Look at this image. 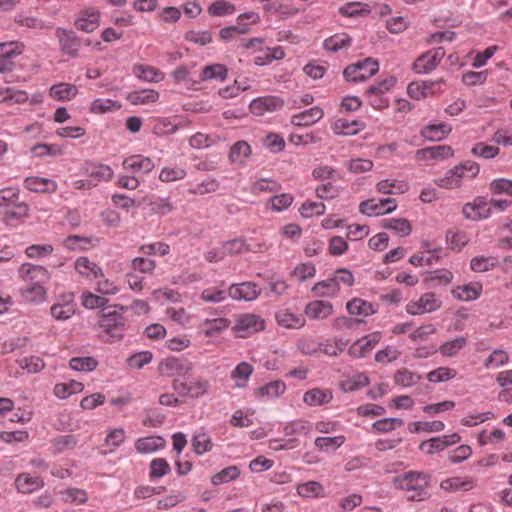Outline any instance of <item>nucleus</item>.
Returning <instances> with one entry per match:
<instances>
[{"mask_svg": "<svg viewBox=\"0 0 512 512\" xmlns=\"http://www.w3.org/2000/svg\"><path fill=\"white\" fill-rule=\"evenodd\" d=\"M124 308L109 306L99 312V320L96 328L99 330V337L104 342L120 341L126 330V318L123 315Z\"/></svg>", "mask_w": 512, "mask_h": 512, "instance_id": "f257e3e1", "label": "nucleus"}, {"mask_svg": "<svg viewBox=\"0 0 512 512\" xmlns=\"http://www.w3.org/2000/svg\"><path fill=\"white\" fill-rule=\"evenodd\" d=\"M399 487L406 491L409 501H422L428 497L427 487L430 475L424 472H407L401 479L396 480Z\"/></svg>", "mask_w": 512, "mask_h": 512, "instance_id": "f03ea898", "label": "nucleus"}, {"mask_svg": "<svg viewBox=\"0 0 512 512\" xmlns=\"http://www.w3.org/2000/svg\"><path fill=\"white\" fill-rule=\"evenodd\" d=\"M480 171L479 165L476 162L465 161L460 165L448 170L444 177L439 178L435 183L445 189L458 188L461 185V180L464 176L476 177Z\"/></svg>", "mask_w": 512, "mask_h": 512, "instance_id": "7ed1b4c3", "label": "nucleus"}, {"mask_svg": "<svg viewBox=\"0 0 512 512\" xmlns=\"http://www.w3.org/2000/svg\"><path fill=\"white\" fill-rule=\"evenodd\" d=\"M378 70V61L368 57L348 65L343 71V76L349 82H362L374 76Z\"/></svg>", "mask_w": 512, "mask_h": 512, "instance_id": "20e7f679", "label": "nucleus"}, {"mask_svg": "<svg viewBox=\"0 0 512 512\" xmlns=\"http://www.w3.org/2000/svg\"><path fill=\"white\" fill-rule=\"evenodd\" d=\"M210 387L207 379L198 378L193 381L187 379L182 380L175 378L172 382V388L182 397H189L192 399L204 396Z\"/></svg>", "mask_w": 512, "mask_h": 512, "instance_id": "39448f33", "label": "nucleus"}, {"mask_svg": "<svg viewBox=\"0 0 512 512\" xmlns=\"http://www.w3.org/2000/svg\"><path fill=\"white\" fill-rule=\"evenodd\" d=\"M446 51L443 47L431 49L420 55L412 65L414 72L427 74L433 71L444 58Z\"/></svg>", "mask_w": 512, "mask_h": 512, "instance_id": "423d86ee", "label": "nucleus"}, {"mask_svg": "<svg viewBox=\"0 0 512 512\" xmlns=\"http://www.w3.org/2000/svg\"><path fill=\"white\" fill-rule=\"evenodd\" d=\"M193 365L188 360L168 357L159 363L158 371L165 377L187 376L192 371Z\"/></svg>", "mask_w": 512, "mask_h": 512, "instance_id": "0eeeda50", "label": "nucleus"}, {"mask_svg": "<svg viewBox=\"0 0 512 512\" xmlns=\"http://www.w3.org/2000/svg\"><path fill=\"white\" fill-rule=\"evenodd\" d=\"M264 329V321L255 314H241L237 317L234 332L238 337L245 338Z\"/></svg>", "mask_w": 512, "mask_h": 512, "instance_id": "6e6552de", "label": "nucleus"}, {"mask_svg": "<svg viewBox=\"0 0 512 512\" xmlns=\"http://www.w3.org/2000/svg\"><path fill=\"white\" fill-rule=\"evenodd\" d=\"M397 207L396 200L393 198H385L376 201L374 199L365 200L360 203L359 209L362 214L372 215H383L391 213Z\"/></svg>", "mask_w": 512, "mask_h": 512, "instance_id": "1a4fd4ad", "label": "nucleus"}, {"mask_svg": "<svg viewBox=\"0 0 512 512\" xmlns=\"http://www.w3.org/2000/svg\"><path fill=\"white\" fill-rule=\"evenodd\" d=\"M56 36L63 54L71 57L78 55L81 48V41L73 30L57 28Z\"/></svg>", "mask_w": 512, "mask_h": 512, "instance_id": "9d476101", "label": "nucleus"}, {"mask_svg": "<svg viewBox=\"0 0 512 512\" xmlns=\"http://www.w3.org/2000/svg\"><path fill=\"white\" fill-rule=\"evenodd\" d=\"M467 219L478 220L488 218L491 212L490 202L485 197H476L472 203H467L462 209Z\"/></svg>", "mask_w": 512, "mask_h": 512, "instance_id": "9b49d317", "label": "nucleus"}, {"mask_svg": "<svg viewBox=\"0 0 512 512\" xmlns=\"http://www.w3.org/2000/svg\"><path fill=\"white\" fill-rule=\"evenodd\" d=\"M261 290L253 282L232 284L228 289V295L234 300L253 301L259 297Z\"/></svg>", "mask_w": 512, "mask_h": 512, "instance_id": "f8f14e48", "label": "nucleus"}, {"mask_svg": "<svg viewBox=\"0 0 512 512\" xmlns=\"http://www.w3.org/2000/svg\"><path fill=\"white\" fill-rule=\"evenodd\" d=\"M380 338L381 334L375 332L355 341L348 349L349 355L354 358L365 357L378 344Z\"/></svg>", "mask_w": 512, "mask_h": 512, "instance_id": "ddd939ff", "label": "nucleus"}, {"mask_svg": "<svg viewBox=\"0 0 512 512\" xmlns=\"http://www.w3.org/2000/svg\"><path fill=\"white\" fill-rule=\"evenodd\" d=\"M19 275L25 282H28V284L46 282L50 277L46 268L30 263H24L20 266Z\"/></svg>", "mask_w": 512, "mask_h": 512, "instance_id": "4468645a", "label": "nucleus"}, {"mask_svg": "<svg viewBox=\"0 0 512 512\" xmlns=\"http://www.w3.org/2000/svg\"><path fill=\"white\" fill-rule=\"evenodd\" d=\"M304 312L311 319L323 320L332 315L333 305L328 301L314 300L306 305Z\"/></svg>", "mask_w": 512, "mask_h": 512, "instance_id": "2eb2a0df", "label": "nucleus"}, {"mask_svg": "<svg viewBox=\"0 0 512 512\" xmlns=\"http://www.w3.org/2000/svg\"><path fill=\"white\" fill-rule=\"evenodd\" d=\"M123 168L134 173H149L154 168V162L142 155H132L124 159Z\"/></svg>", "mask_w": 512, "mask_h": 512, "instance_id": "dca6fc26", "label": "nucleus"}, {"mask_svg": "<svg viewBox=\"0 0 512 512\" xmlns=\"http://www.w3.org/2000/svg\"><path fill=\"white\" fill-rule=\"evenodd\" d=\"M454 151L451 146L448 145H436L419 149L416 153L417 159H433L442 160L452 157Z\"/></svg>", "mask_w": 512, "mask_h": 512, "instance_id": "f3484780", "label": "nucleus"}, {"mask_svg": "<svg viewBox=\"0 0 512 512\" xmlns=\"http://www.w3.org/2000/svg\"><path fill=\"white\" fill-rule=\"evenodd\" d=\"M99 18L100 13L97 10H85L80 13L74 25L78 30L90 33L98 27Z\"/></svg>", "mask_w": 512, "mask_h": 512, "instance_id": "a211bd4d", "label": "nucleus"}, {"mask_svg": "<svg viewBox=\"0 0 512 512\" xmlns=\"http://www.w3.org/2000/svg\"><path fill=\"white\" fill-rule=\"evenodd\" d=\"M324 115L323 109L319 106H314L299 114L293 115L291 123L296 126H310L318 122Z\"/></svg>", "mask_w": 512, "mask_h": 512, "instance_id": "6ab92c4d", "label": "nucleus"}, {"mask_svg": "<svg viewBox=\"0 0 512 512\" xmlns=\"http://www.w3.org/2000/svg\"><path fill=\"white\" fill-rule=\"evenodd\" d=\"M24 186L30 191L42 193H52L57 189L55 181L37 176L27 177L24 181Z\"/></svg>", "mask_w": 512, "mask_h": 512, "instance_id": "aec40b11", "label": "nucleus"}, {"mask_svg": "<svg viewBox=\"0 0 512 512\" xmlns=\"http://www.w3.org/2000/svg\"><path fill=\"white\" fill-rule=\"evenodd\" d=\"M482 292V284L479 282L469 283L463 286H457L452 290L453 296L461 301L476 300Z\"/></svg>", "mask_w": 512, "mask_h": 512, "instance_id": "412c9836", "label": "nucleus"}, {"mask_svg": "<svg viewBox=\"0 0 512 512\" xmlns=\"http://www.w3.org/2000/svg\"><path fill=\"white\" fill-rule=\"evenodd\" d=\"M346 309L350 315L370 316L377 312L375 306L361 298H353L346 304Z\"/></svg>", "mask_w": 512, "mask_h": 512, "instance_id": "4be33fe9", "label": "nucleus"}, {"mask_svg": "<svg viewBox=\"0 0 512 512\" xmlns=\"http://www.w3.org/2000/svg\"><path fill=\"white\" fill-rule=\"evenodd\" d=\"M451 130V126L441 122L425 126L421 131V135L429 141H440L445 138Z\"/></svg>", "mask_w": 512, "mask_h": 512, "instance_id": "5701e85b", "label": "nucleus"}, {"mask_svg": "<svg viewBox=\"0 0 512 512\" xmlns=\"http://www.w3.org/2000/svg\"><path fill=\"white\" fill-rule=\"evenodd\" d=\"M365 124L358 120L337 119L333 124V130L338 134L353 135L363 130Z\"/></svg>", "mask_w": 512, "mask_h": 512, "instance_id": "b1692460", "label": "nucleus"}, {"mask_svg": "<svg viewBox=\"0 0 512 512\" xmlns=\"http://www.w3.org/2000/svg\"><path fill=\"white\" fill-rule=\"evenodd\" d=\"M332 398L330 391L314 388L304 394L303 400L309 406H318L329 403Z\"/></svg>", "mask_w": 512, "mask_h": 512, "instance_id": "393cba45", "label": "nucleus"}, {"mask_svg": "<svg viewBox=\"0 0 512 512\" xmlns=\"http://www.w3.org/2000/svg\"><path fill=\"white\" fill-rule=\"evenodd\" d=\"M17 489L21 493H31L34 490L42 487L43 481L40 477H33L29 474H20L15 480Z\"/></svg>", "mask_w": 512, "mask_h": 512, "instance_id": "a878e982", "label": "nucleus"}, {"mask_svg": "<svg viewBox=\"0 0 512 512\" xmlns=\"http://www.w3.org/2000/svg\"><path fill=\"white\" fill-rule=\"evenodd\" d=\"M77 92L75 85L65 83L55 84L49 90L50 96L59 101L71 100Z\"/></svg>", "mask_w": 512, "mask_h": 512, "instance_id": "bb28decb", "label": "nucleus"}, {"mask_svg": "<svg viewBox=\"0 0 512 512\" xmlns=\"http://www.w3.org/2000/svg\"><path fill=\"white\" fill-rule=\"evenodd\" d=\"M339 290L340 287L334 278L317 282L312 287V292L318 297H333L338 294Z\"/></svg>", "mask_w": 512, "mask_h": 512, "instance_id": "cd10ccee", "label": "nucleus"}, {"mask_svg": "<svg viewBox=\"0 0 512 512\" xmlns=\"http://www.w3.org/2000/svg\"><path fill=\"white\" fill-rule=\"evenodd\" d=\"M277 322L286 328H300L304 326L305 319L301 315H296L288 310H281L276 313Z\"/></svg>", "mask_w": 512, "mask_h": 512, "instance_id": "c85d7f7f", "label": "nucleus"}, {"mask_svg": "<svg viewBox=\"0 0 512 512\" xmlns=\"http://www.w3.org/2000/svg\"><path fill=\"white\" fill-rule=\"evenodd\" d=\"M250 155V145L246 141H237L230 148L229 159L233 163L243 164Z\"/></svg>", "mask_w": 512, "mask_h": 512, "instance_id": "c756f323", "label": "nucleus"}, {"mask_svg": "<svg viewBox=\"0 0 512 512\" xmlns=\"http://www.w3.org/2000/svg\"><path fill=\"white\" fill-rule=\"evenodd\" d=\"M133 73L139 78L147 82H159L164 78L162 72L149 65H135Z\"/></svg>", "mask_w": 512, "mask_h": 512, "instance_id": "7c9ffc66", "label": "nucleus"}, {"mask_svg": "<svg viewBox=\"0 0 512 512\" xmlns=\"http://www.w3.org/2000/svg\"><path fill=\"white\" fill-rule=\"evenodd\" d=\"M78 444V439L73 434L59 435L51 440L53 452L62 453L66 450L74 449Z\"/></svg>", "mask_w": 512, "mask_h": 512, "instance_id": "2f4dec72", "label": "nucleus"}, {"mask_svg": "<svg viewBox=\"0 0 512 512\" xmlns=\"http://www.w3.org/2000/svg\"><path fill=\"white\" fill-rule=\"evenodd\" d=\"M158 98H159V94L155 90L135 91V92H131L127 95V100L132 105L153 103V102L157 101Z\"/></svg>", "mask_w": 512, "mask_h": 512, "instance_id": "473e14b6", "label": "nucleus"}, {"mask_svg": "<svg viewBox=\"0 0 512 512\" xmlns=\"http://www.w3.org/2000/svg\"><path fill=\"white\" fill-rule=\"evenodd\" d=\"M164 445L162 437H144L135 443V448L139 453H152Z\"/></svg>", "mask_w": 512, "mask_h": 512, "instance_id": "72a5a7b5", "label": "nucleus"}, {"mask_svg": "<svg viewBox=\"0 0 512 512\" xmlns=\"http://www.w3.org/2000/svg\"><path fill=\"white\" fill-rule=\"evenodd\" d=\"M382 227L385 229L394 230L400 236H407L411 233L412 230L409 221L405 218L385 219L382 222Z\"/></svg>", "mask_w": 512, "mask_h": 512, "instance_id": "f704fd0d", "label": "nucleus"}, {"mask_svg": "<svg viewBox=\"0 0 512 512\" xmlns=\"http://www.w3.org/2000/svg\"><path fill=\"white\" fill-rule=\"evenodd\" d=\"M227 69L222 64H213L206 66L202 69V72L200 74V80H210V79H216V80H225L227 77Z\"/></svg>", "mask_w": 512, "mask_h": 512, "instance_id": "c9c22d12", "label": "nucleus"}, {"mask_svg": "<svg viewBox=\"0 0 512 512\" xmlns=\"http://www.w3.org/2000/svg\"><path fill=\"white\" fill-rule=\"evenodd\" d=\"M351 43V37L348 34H335L329 38H327L323 46L326 50L337 52L342 48H346Z\"/></svg>", "mask_w": 512, "mask_h": 512, "instance_id": "e433bc0d", "label": "nucleus"}, {"mask_svg": "<svg viewBox=\"0 0 512 512\" xmlns=\"http://www.w3.org/2000/svg\"><path fill=\"white\" fill-rule=\"evenodd\" d=\"M421 376L415 372L408 370L407 368L399 369L394 375L395 384L402 387H410L418 383Z\"/></svg>", "mask_w": 512, "mask_h": 512, "instance_id": "4c0bfd02", "label": "nucleus"}, {"mask_svg": "<svg viewBox=\"0 0 512 512\" xmlns=\"http://www.w3.org/2000/svg\"><path fill=\"white\" fill-rule=\"evenodd\" d=\"M473 487L474 481L470 478L462 479L460 477H452L441 482V488L445 490L469 491Z\"/></svg>", "mask_w": 512, "mask_h": 512, "instance_id": "58836bf2", "label": "nucleus"}, {"mask_svg": "<svg viewBox=\"0 0 512 512\" xmlns=\"http://www.w3.org/2000/svg\"><path fill=\"white\" fill-rule=\"evenodd\" d=\"M259 105H264L266 106V109L267 111L269 112H272V111H275L279 108H282L283 105H284V102L282 99L278 98V97H262V98H258V99H255L253 100L251 103H250V111L251 112H260L258 110V106Z\"/></svg>", "mask_w": 512, "mask_h": 512, "instance_id": "ea45409f", "label": "nucleus"}, {"mask_svg": "<svg viewBox=\"0 0 512 512\" xmlns=\"http://www.w3.org/2000/svg\"><path fill=\"white\" fill-rule=\"evenodd\" d=\"M83 384L77 381L70 383H59L54 387V394L61 399H65L72 394L79 393L83 390Z\"/></svg>", "mask_w": 512, "mask_h": 512, "instance_id": "a19ab883", "label": "nucleus"}, {"mask_svg": "<svg viewBox=\"0 0 512 512\" xmlns=\"http://www.w3.org/2000/svg\"><path fill=\"white\" fill-rule=\"evenodd\" d=\"M444 423L442 421H432V422H412L408 425V430L411 433H420L422 431L425 432H440L444 430Z\"/></svg>", "mask_w": 512, "mask_h": 512, "instance_id": "79ce46f5", "label": "nucleus"}, {"mask_svg": "<svg viewBox=\"0 0 512 512\" xmlns=\"http://www.w3.org/2000/svg\"><path fill=\"white\" fill-rule=\"evenodd\" d=\"M467 343V339L463 336L457 337L453 340L446 341L439 347V351L443 356H455Z\"/></svg>", "mask_w": 512, "mask_h": 512, "instance_id": "37998d69", "label": "nucleus"}, {"mask_svg": "<svg viewBox=\"0 0 512 512\" xmlns=\"http://www.w3.org/2000/svg\"><path fill=\"white\" fill-rule=\"evenodd\" d=\"M98 361L94 357H73L69 361L71 369L76 371H93L96 369Z\"/></svg>", "mask_w": 512, "mask_h": 512, "instance_id": "c03bdc74", "label": "nucleus"}, {"mask_svg": "<svg viewBox=\"0 0 512 512\" xmlns=\"http://www.w3.org/2000/svg\"><path fill=\"white\" fill-rule=\"evenodd\" d=\"M344 442L345 437L340 435L334 437H317L314 444L320 451H329L336 450L341 447Z\"/></svg>", "mask_w": 512, "mask_h": 512, "instance_id": "a18cd8bd", "label": "nucleus"}, {"mask_svg": "<svg viewBox=\"0 0 512 512\" xmlns=\"http://www.w3.org/2000/svg\"><path fill=\"white\" fill-rule=\"evenodd\" d=\"M239 475L240 470L237 466H229L213 475L211 478V482L213 485H220L237 479Z\"/></svg>", "mask_w": 512, "mask_h": 512, "instance_id": "49530a36", "label": "nucleus"}, {"mask_svg": "<svg viewBox=\"0 0 512 512\" xmlns=\"http://www.w3.org/2000/svg\"><path fill=\"white\" fill-rule=\"evenodd\" d=\"M28 212V204L24 201H19L18 199L17 202L11 206V209L5 211L3 219L6 222H9L14 219L25 218L28 216Z\"/></svg>", "mask_w": 512, "mask_h": 512, "instance_id": "de8ad7c7", "label": "nucleus"}, {"mask_svg": "<svg viewBox=\"0 0 512 512\" xmlns=\"http://www.w3.org/2000/svg\"><path fill=\"white\" fill-rule=\"evenodd\" d=\"M229 325V321L225 318H216L212 320H206L202 326V332L206 336H214L222 330L226 329Z\"/></svg>", "mask_w": 512, "mask_h": 512, "instance_id": "09e8293b", "label": "nucleus"}, {"mask_svg": "<svg viewBox=\"0 0 512 512\" xmlns=\"http://www.w3.org/2000/svg\"><path fill=\"white\" fill-rule=\"evenodd\" d=\"M312 430V424L308 421H305V420H296V421H292L288 424L285 425L284 427V434L286 436H291V435H307L311 432Z\"/></svg>", "mask_w": 512, "mask_h": 512, "instance_id": "8fccbe9b", "label": "nucleus"}, {"mask_svg": "<svg viewBox=\"0 0 512 512\" xmlns=\"http://www.w3.org/2000/svg\"><path fill=\"white\" fill-rule=\"evenodd\" d=\"M235 11V5L225 0L214 1L208 8V13L217 17L233 14Z\"/></svg>", "mask_w": 512, "mask_h": 512, "instance_id": "3c124183", "label": "nucleus"}, {"mask_svg": "<svg viewBox=\"0 0 512 512\" xmlns=\"http://www.w3.org/2000/svg\"><path fill=\"white\" fill-rule=\"evenodd\" d=\"M75 314L74 304L71 302L56 303L51 307V315L56 320H67Z\"/></svg>", "mask_w": 512, "mask_h": 512, "instance_id": "603ef678", "label": "nucleus"}, {"mask_svg": "<svg viewBox=\"0 0 512 512\" xmlns=\"http://www.w3.org/2000/svg\"><path fill=\"white\" fill-rule=\"evenodd\" d=\"M297 492L300 496L310 498L319 497L323 492V486L317 481H308L297 486Z\"/></svg>", "mask_w": 512, "mask_h": 512, "instance_id": "864d4df0", "label": "nucleus"}, {"mask_svg": "<svg viewBox=\"0 0 512 512\" xmlns=\"http://www.w3.org/2000/svg\"><path fill=\"white\" fill-rule=\"evenodd\" d=\"M81 302H82V305L88 309H95V308L104 309V308L108 307V306H106L108 303L107 298H105L103 296L95 295L91 292H83V294L81 295Z\"/></svg>", "mask_w": 512, "mask_h": 512, "instance_id": "5fc2aeb1", "label": "nucleus"}, {"mask_svg": "<svg viewBox=\"0 0 512 512\" xmlns=\"http://www.w3.org/2000/svg\"><path fill=\"white\" fill-rule=\"evenodd\" d=\"M171 471L169 463L164 458H156L150 462V479H158Z\"/></svg>", "mask_w": 512, "mask_h": 512, "instance_id": "6e6d98bb", "label": "nucleus"}, {"mask_svg": "<svg viewBox=\"0 0 512 512\" xmlns=\"http://www.w3.org/2000/svg\"><path fill=\"white\" fill-rule=\"evenodd\" d=\"M435 82H412L408 85L407 93L411 98L420 99L426 97Z\"/></svg>", "mask_w": 512, "mask_h": 512, "instance_id": "4d7b16f0", "label": "nucleus"}, {"mask_svg": "<svg viewBox=\"0 0 512 512\" xmlns=\"http://www.w3.org/2000/svg\"><path fill=\"white\" fill-rule=\"evenodd\" d=\"M499 152V147L487 145L483 142L476 143L471 150V153L474 156L481 157L484 159H492L496 157L499 154Z\"/></svg>", "mask_w": 512, "mask_h": 512, "instance_id": "13d9d810", "label": "nucleus"}, {"mask_svg": "<svg viewBox=\"0 0 512 512\" xmlns=\"http://www.w3.org/2000/svg\"><path fill=\"white\" fill-rule=\"evenodd\" d=\"M253 372V367L247 362L239 363L232 372V378L242 380L243 382H237V387H245L246 382Z\"/></svg>", "mask_w": 512, "mask_h": 512, "instance_id": "bf43d9fd", "label": "nucleus"}, {"mask_svg": "<svg viewBox=\"0 0 512 512\" xmlns=\"http://www.w3.org/2000/svg\"><path fill=\"white\" fill-rule=\"evenodd\" d=\"M369 384V378L364 373H358L350 379L342 383V388L345 392H352L363 388Z\"/></svg>", "mask_w": 512, "mask_h": 512, "instance_id": "052dcab7", "label": "nucleus"}, {"mask_svg": "<svg viewBox=\"0 0 512 512\" xmlns=\"http://www.w3.org/2000/svg\"><path fill=\"white\" fill-rule=\"evenodd\" d=\"M496 258L477 256L471 259L470 268L475 272H486L495 267Z\"/></svg>", "mask_w": 512, "mask_h": 512, "instance_id": "680f3d73", "label": "nucleus"}, {"mask_svg": "<svg viewBox=\"0 0 512 512\" xmlns=\"http://www.w3.org/2000/svg\"><path fill=\"white\" fill-rule=\"evenodd\" d=\"M44 283L45 282H35L34 284H28L23 290V295L30 301H43L46 294L43 287Z\"/></svg>", "mask_w": 512, "mask_h": 512, "instance_id": "e2e57ef3", "label": "nucleus"}, {"mask_svg": "<svg viewBox=\"0 0 512 512\" xmlns=\"http://www.w3.org/2000/svg\"><path fill=\"white\" fill-rule=\"evenodd\" d=\"M23 44L17 41L0 43V59L14 58L23 52Z\"/></svg>", "mask_w": 512, "mask_h": 512, "instance_id": "0e129e2a", "label": "nucleus"}, {"mask_svg": "<svg viewBox=\"0 0 512 512\" xmlns=\"http://www.w3.org/2000/svg\"><path fill=\"white\" fill-rule=\"evenodd\" d=\"M153 358V354L150 351H141L133 354L127 359V364L131 368L141 369L145 365L149 364Z\"/></svg>", "mask_w": 512, "mask_h": 512, "instance_id": "69168bd1", "label": "nucleus"}, {"mask_svg": "<svg viewBox=\"0 0 512 512\" xmlns=\"http://www.w3.org/2000/svg\"><path fill=\"white\" fill-rule=\"evenodd\" d=\"M286 389L285 383L281 380L270 382L259 388V394L268 397H278Z\"/></svg>", "mask_w": 512, "mask_h": 512, "instance_id": "338daca9", "label": "nucleus"}, {"mask_svg": "<svg viewBox=\"0 0 512 512\" xmlns=\"http://www.w3.org/2000/svg\"><path fill=\"white\" fill-rule=\"evenodd\" d=\"M192 445L194 451L199 455L212 449L211 439L206 433H199L194 435L192 439Z\"/></svg>", "mask_w": 512, "mask_h": 512, "instance_id": "774afa93", "label": "nucleus"}]
</instances>
